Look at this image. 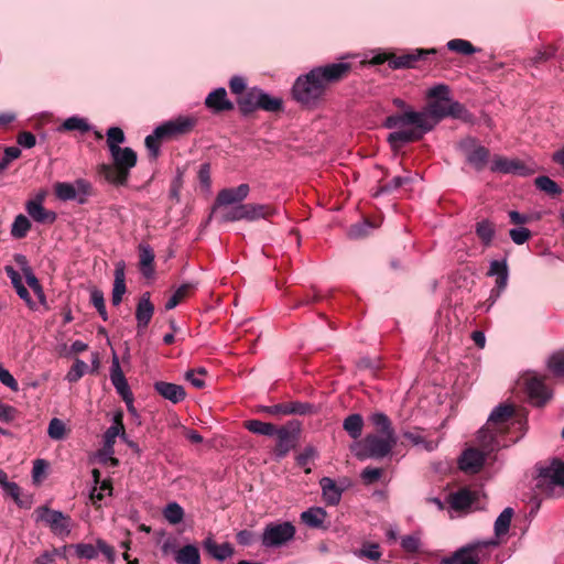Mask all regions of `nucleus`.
Returning a JSON list of instances; mask_svg holds the SVG:
<instances>
[{"instance_id": "obj_1", "label": "nucleus", "mask_w": 564, "mask_h": 564, "mask_svg": "<svg viewBox=\"0 0 564 564\" xmlns=\"http://www.w3.org/2000/svg\"><path fill=\"white\" fill-rule=\"evenodd\" d=\"M449 100H430L423 111L405 109L401 113L386 118L383 127L387 129H400L391 132L387 141L393 151H399L404 144L416 142L432 131L436 124L447 117Z\"/></svg>"}, {"instance_id": "obj_2", "label": "nucleus", "mask_w": 564, "mask_h": 564, "mask_svg": "<svg viewBox=\"0 0 564 564\" xmlns=\"http://www.w3.org/2000/svg\"><path fill=\"white\" fill-rule=\"evenodd\" d=\"M111 164L102 163L98 166V174L109 184L115 186H124L128 183L130 171L137 165L138 155L131 148L111 147Z\"/></svg>"}, {"instance_id": "obj_3", "label": "nucleus", "mask_w": 564, "mask_h": 564, "mask_svg": "<svg viewBox=\"0 0 564 564\" xmlns=\"http://www.w3.org/2000/svg\"><path fill=\"white\" fill-rule=\"evenodd\" d=\"M535 487L546 497L561 496L564 491V463L554 459L547 467L542 468Z\"/></svg>"}, {"instance_id": "obj_4", "label": "nucleus", "mask_w": 564, "mask_h": 564, "mask_svg": "<svg viewBox=\"0 0 564 564\" xmlns=\"http://www.w3.org/2000/svg\"><path fill=\"white\" fill-rule=\"evenodd\" d=\"M321 82L316 77H312V70L297 77L293 87V98L303 106H315L325 95Z\"/></svg>"}, {"instance_id": "obj_5", "label": "nucleus", "mask_w": 564, "mask_h": 564, "mask_svg": "<svg viewBox=\"0 0 564 564\" xmlns=\"http://www.w3.org/2000/svg\"><path fill=\"white\" fill-rule=\"evenodd\" d=\"M397 437H386L378 434H368L360 442V451L356 454L359 459H380L388 456L397 445Z\"/></svg>"}, {"instance_id": "obj_6", "label": "nucleus", "mask_w": 564, "mask_h": 564, "mask_svg": "<svg viewBox=\"0 0 564 564\" xmlns=\"http://www.w3.org/2000/svg\"><path fill=\"white\" fill-rule=\"evenodd\" d=\"M301 422L297 420H291L284 425L276 427V444L273 448V453L278 459L284 458L290 451L294 449L297 445L301 434Z\"/></svg>"}, {"instance_id": "obj_7", "label": "nucleus", "mask_w": 564, "mask_h": 564, "mask_svg": "<svg viewBox=\"0 0 564 564\" xmlns=\"http://www.w3.org/2000/svg\"><path fill=\"white\" fill-rule=\"evenodd\" d=\"M296 529L289 522H270L268 523L261 536V543L267 549H275L285 545L295 536Z\"/></svg>"}, {"instance_id": "obj_8", "label": "nucleus", "mask_w": 564, "mask_h": 564, "mask_svg": "<svg viewBox=\"0 0 564 564\" xmlns=\"http://www.w3.org/2000/svg\"><path fill=\"white\" fill-rule=\"evenodd\" d=\"M312 77H316L323 89L326 91L328 86L337 84L347 78L351 72L350 63H332L324 66H317L311 69Z\"/></svg>"}, {"instance_id": "obj_9", "label": "nucleus", "mask_w": 564, "mask_h": 564, "mask_svg": "<svg viewBox=\"0 0 564 564\" xmlns=\"http://www.w3.org/2000/svg\"><path fill=\"white\" fill-rule=\"evenodd\" d=\"M459 150L466 158V161L478 172L482 171L490 158V151L480 145L476 138L466 137L458 143Z\"/></svg>"}, {"instance_id": "obj_10", "label": "nucleus", "mask_w": 564, "mask_h": 564, "mask_svg": "<svg viewBox=\"0 0 564 564\" xmlns=\"http://www.w3.org/2000/svg\"><path fill=\"white\" fill-rule=\"evenodd\" d=\"M34 514L36 521L45 522L55 535L67 536L70 533V519L63 512L42 506L35 509Z\"/></svg>"}, {"instance_id": "obj_11", "label": "nucleus", "mask_w": 564, "mask_h": 564, "mask_svg": "<svg viewBox=\"0 0 564 564\" xmlns=\"http://www.w3.org/2000/svg\"><path fill=\"white\" fill-rule=\"evenodd\" d=\"M197 119L194 117L180 116L173 120L164 122L160 127V132H163L166 140L177 139L182 135L188 134L195 128Z\"/></svg>"}, {"instance_id": "obj_12", "label": "nucleus", "mask_w": 564, "mask_h": 564, "mask_svg": "<svg viewBox=\"0 0 564 564\" xmlns=\"http://www.w3.org/2000/svg\"><path fill=\"white\" fill-rule=\"evenodd\" d=\"M110 380L126 404L130 405L133 402V394L120 367L119 358L116 355L112 357Z\"/></svg>"}, {"instance_id": "obj_13", "label": "nucleus", "mask_w": 564, "mask_h": 564, "mask_svg": "<svg viewBox=\"0 0 564 564\" xmlns=\"http://www.w3.org/2000/svg\"><path fill=\"white\" fill-rule=\"evenodd\" d=\"M489 276L496 275V285L491 290V294L489 300L492 301V303L500 296V294L506 290L508 285V278H509V269L507 264V260H494L490 262V268L487 273Z\"/></svg>"}, {"instance_id": "obj_14", "label": "nucleus", "mask_w": 564, "mask_h": 564, "mask_svg": "<svg viewBox=\"0 0 564 564\" xmlns=\"http://www.w3.org/2000/svg\"><path fill=\"white\" fill-rule=\"evenodd\" d=\"M250 187L248 184H240L237 187L223 188L218 192L214 207H227L241 204L248 196Z\"/></svg>"}, {"instance_id": "obj_15", "label": "nucleus", "mask_w": 564, "mask_h": 564, "mask_svg": "<svg viewBox=\"0 0 564 564\" xmlns=\"http://www.w3.org/2000/svg\"><path fill=\"white\" fill-rule=\"evenodd\" d=\"M436 54L435 48H416L401 55L392 54L390 59V67L392 69L411 68L416 65L419 61L425 59L427 55Z\"/></svg>"}, {"instance_id": "obj_16", "label": "nucleus", "mask_w": 564, "mask_h": 564, "mask_svg": "<svg viewBox=\"0 0 564 564\" xmlns=\"http://www.w3.org/2000/svg\"><path fill=\"white\" fill-rule=\"evenodd\" d=\"M527 392L531 402L536 406H543L551 399L552 392L545 386L544 379L533 376L527 379Z\"/></svg>"}, {"instance_id": "obj_17", "label": "nucleus", "mask_w": 564, "mask_h": 564, "mask_svg": "<svg viewBox=\"0 0 564 564\" xmlns=\"http://www.w3.org/2000/svg\"><path fill=\"white\" fill-rule=\"evenodd\" d=\"M488 457L479 446L467 448L459 459V467L464 471L477 473Z\"/></svg>"}, {"instance_id": "obj_18", "label": "nucleus", "mask_w": 564, "mask_h": 564, "mask_svg": "<svg viewBox=\"0 0 564 564\" xmlns=\"http://www.w3.org/2000/svg\"><path fill=\"white\" fill-rule=\"evenodd\" d=\"M153 314L154 305L150 301V293L145 292L140 297L135 310L138 334H141L148 327Z\"/></svg>"}, {"instance_id": "obj_19", "label": "nucleus", "mask_w": 564, "mask_h": 564, "mask_svg": "<svg viewBox=\"0 0 564 564\" xmlns=\"http://www.w3.org/2000/svg\"><path fill=\"white\" fill-rule=\"evenodd\" d=\"M513 405L500 404L492 410L486 425L497 430L499 433H506L505 425L513 416Z\"/></svg>"}, {"instance_id": "obj_20", "label": "nucleus", "mask_w": 564, "mask_h": 564, "mask_svg": "<svg viewBox=\"0 0 564 564\" xmlns=\"http://www.w3.org/2000/svg\"><path fill=\"white\" fill-rule=\"evenodd\" d=\"M205 106L214 113L230 111L235 107L234 104L227 98V91L223 87L217 88L207 95L205 99Z\"/></svg>"}, {"instance_id": "obj_21", "label": "nucleus", "mask_w": 564, "mask_h": 564, "mask_svg": "<svg viewBox=\"0 0 564 564\" xmlns=\"http://www.w3.org/2000/svg\"><path fill=\"white\" fill-rule=\"evenodd\" d=\"M498 434L500 433L497 430L487 425L478 431L477 444L488 456L498 451L501 446Z\"/></svg>"}, {"instance_id": "obj_22", "label": "nucleus", "mask_w": 564, "mask_h": 564, "mask_svg": "<svg viewBox=\"0 0 564 564\" xmlns=\"http://www.w3.org/2000/svg\"><path fill=\"white\" fill-rule=\"evenodd\" d=\"M4 271L8 278L11 280V283L20 299H22L25 302L30 310L35 311L37 308V305L32 300L28 289L24 286L20 273L17 270H14V268L11 265H7L4 268Z\"/></svg>"}, {"instance_id": "obj_23", "label": "nucleus", "mask_w": 564, "mask_h": 564, "mask_svg": "<svg viewBox=\"0 0 564 564\" xmlns=\"http://www.w3.org/2000/svg\"><path fill=\"white\" fill-rule=\"evenodd\" d=\"M26 212L33 220L41 224H53L56 220V213L46 209L41 198L29 200L26 203Z\"/></svg>"}, {"instance_id": "obj_24", "label": "nucleus", "mask_w": 564, "mask_h": 564, "mask_svg": "<svg viewBox=\"0 0 564 564\" xmlns=\"http://www.w3.org/2000/svg\"><path fill=\"white\" fill-rule=\"evenodd\" d=\"M245 220L256 221L259 219H270L276 214L275 207L269 204H243Z\"/></svg>"}, {"instance_id": "obj_25", "label": "nucleus", "mask_w": 564, "mask_h": 564, "mask_svg": "<svg viewBox=\"0 0 564 564\" xmlns=\"http://www.w3.org/2000/svg\"><path fill=\"white\" fill-rule=\"evenodd\" d=\"M154 390L164 399L170 400L173 403H178L186 397V392L182 386L171 382L156 381L154 383Z\"/></svg>"}, {"instance_id": "obj_26", "label": "nucleus", "mask_w": 564, "mask_h": 564, "mask_svg": "<svg viewBox=\"0 0 564 564\" xmlns=\"http://www.w3.org/2000/svg\"><path fill=\"white\" fill-rule=\"evenodd\" d=\"M117 436H120L122 440H126L123 413L121 411H118L113 415L112 425L104 434L105 447L107 449H112Z\"/></svg>"}, {"instance_id": "obj_27", "label": "nucleus", "mask_w": 564, "mask_h": 564, "mask_svg": "<svg viewBox=\"0 0 564 564\" xmlns=\"http://www.w3.org/2000/svg\"><path fill=\"white\" fill-rule=\"evenodd\" d=\"M323 490V498L328 506H336L341 499L343 489H340L336 481L329 477H323L319 480Z\"/></svg>"}, {"instance_id": "obj_28", "label": "nucleus", "mask_w": 564, "mask_h": 564, "mask_svg": "<svg viewBox=\"0 0 564 564\" xmlns=\"http://www.w3.org/2000/svg\"><path fill=\"white\" fill-rule=\"evenodd\" d=\"M259 88H251L238 97L237 105L242 116L249 117L258 109Z\"/></svg>"}, {"instance_id": "obj_29", "label": "nucleus", "mask_w": 564, "mask_h": 564, "mask_svg": "<svg viewBox=\"0 0 564 564\" xmlns=\"http://www.w3.org/2000/svg\"><path fill=\"white\" fill-rule=\"evenodd\" d=\"M203 546L210 556L218 561H225L234 554V547L230 543L218 544L213 538H207Z\"/></svg>"}, {"instance_id": "obj_30", "label": "nucleus", "mask_w": 564, "mask_h": 564, "mask_svg": "<svg viewBox=\"0 0 564 564\" xmlns=\"http://www.w3.org/2000/svg\"><path fill=\"white\" fill-rule=\"evenodd\" d=\"M127 291L126 278H124V263L118 262L115 269V281L112 289L111 302L115 306L119 305L122 301V296Z\"/></svg>"}, {"instance_id": "obj_31", "label": "nucleus", "mask_w": 564, "mask_h": 564, "mask_svg": "<svg viewBox=\"0 0 564 564\" xmlns=\"http://www.w3.org/2000/svg\"><path fill=\"white\" fill-rule=\"evenodd\" d=\"M138 249L140 270L145 278H150L154 273V252L152 248L145 243H140Z\"/></svg>"}, {"instance_id": "obj_32", "label": "nucleus", "mask_w": 564, "mask_h": 564, "mask_svg": "<svg viewBox=\"0 0 564 564\" xmlns=\"http://www.w3.org/2000/svg\"><path fill=\"white\" fill-rule=\"evenodd\" d=\"M369 421L375 426L378 435L380 434V436L397 437L392 427V422L384 413L375 412L369 416Z\"/></svg>"}, {"instance_id": "obj_33", "label": "nucleus", "mask_w": 564, "mask_h": 564, "mask_svg": "<svg viewBox=\"0 0 564 564\" xmlns=\"http://www.w3.org/2000/svg\"><path fill=\"white\" fill-rule=\"evenodd\" d=\"M476 499L475 492L468 488H462L449 496V503L455 510H464L469 508Z\"/></svg>"}, {"instance_id": "obj_34", "label": "nucleus", "mask_w": 564, "mask_h": 564, "mask_svg": "<svg viewBox=\"0 0 564 564\" xmlns=\"http://www.w3.org/2000/svg\"><path fill=\"white\" fill-rule=\"evenodd\" d=\"M327 512L321 507H312L301 513V520L307 527L313 529L323 528Z\"/></svg>"}, {"instance_id": "obj_35", "label": "nucleus", "mask_w": 564, "mask_h": 564, "mask_svg": "<svg viewBox=\"0 0 564 564\" xmlns=\"http://www.w3.org/2000/svg\"><path fill=\"white\" fill-rule=\"evenodd\" d=\"M475 232L481 243L485 247H489L495 238L496 228L494 223L489 221L488 219H482L476 223Z\"/></svg>"}, {"instance_id": "obj_36", "label": "nucleus", "mask_w": 564, "mask_h": 564, "mask_svg": "<svg viewBox=\"0 0 564 564\" xmlns=\"http://www.w3.org/2000/svg\"><path fill=\"white\" fill-rule=\"evenodd\" d=\"M258 109H262L269 112H279L283 109V100L278 97H272L259 89L258 94Z\"/></svg>"}, {"instance_id": "obj_37", "label": "nucleus", "mask_w": 564, "mask_h": 564, "mask_svg": "<svg viewBox=\"0 0 564 564\" xmlns=\"http://www.w3.org/2000/svg\"><path fill=\"white\" fill-rule=\"evenodd\" d=\"M243 426L249 432L258 435L273 436L276 433V426L273 423L260 420H247L243 422Z\"/></svg>"}, {"instance_id": "obj_38", "label": "nucleus", "mask_w": 564, "mask_h": 564, "mask_svg": "<svg viewBox=\"0 0 564 564\" xmlns=\"http://www.w3.org/2000/svg\"><path fill=\"white\" fill-rule=\"evenodd\" d=\"M343 427L351 438L357 440L362 434L364 419L358 413L350 414L344 420Z\"/></svg>"}, {"instance_id": "obj_39", "label": "nucleus", "mask_w": 564, "mask_h": 564, "mask_svg": "<svg viewBox=\"0 0 564 564\" xmlns=\"http://www.w3.org/2000/svg\"><path fill=\"white\" fill-rule=\"evenodd\" d=\"M175 561L178 564H200L199 551L195 545L187 544L178 550Z\"/></svg>"}, {"instance_id": "obj_40", "label": "nucleus", "mask_w": 564, "mask_h": 564, "mask_svg": "<svg viewBox=\"0 0 564 564\" xmlns=\"http://www.w3.org/2000/svg\"><path fill=\"white\" fill-rule=\"evenodd\" d=\"M285 415H313L317 413L314 404L301 401L285 402Z\"/></svg>"}, {"instance_id": "obj_41", "label": "nucleus", "mask_w": 564, "mask_h": 564, "mask_svg": "<svg viewBox=\"0 0 564 564\" xmlns=\"http://www.w3.org/2000/svg\"><path fill=\"white\" fill-rule=\"evenodd\" d=\"M547 369L554 378L564 379V349L557 350L549 357Z\"/></svg>"}, {"instance_id": "obj_42", "label": "nucleus", "mask_w": 564, "mask_h": 564, "mask_svg": "<svg viewBox=\"0 0 564 564\" xmlns=\"http://www.w3.org/2000/svg\"><path fill=\"white\" fill-rule=\"evenodd\" d=\"M160 127H156L154 131L145 137L144 144L152 159H156L160 154V147L163 140H166L163 132H160Z\"/></svg>"}, {"instance_id": "obj_43", "label": "nucleus", "mask_w": 564, "mask_h": 564, "mask_svg": "<svg viewBox=\"0 0 564 564\" xmlns=\"http://www.w3.org/2000/svg\"><path fill=\"white\" fill-rule=\"evenodd\" d=\"M513 509L508 507L498 516L495 521V534L500 538L508 533L513 517Z\"/></svg>"}, {"instance_id": "obj_44", "label": "nucleus", "mask_w": 564, "mask_h": 564, "mask_svg": "<svg viewBox=\"0 0 564 564\" xmlns=\"http://www.w3.org/2000/svg\"><path fill=\"white\" fill-rule=\"evenodd\" d=\"M89 130L90 126L87 120L77 116L67 118L58 128V131H78L83 134Z\"/></svg>"}, {"instance_id": "obj_45", "label": "nucleus", "mask_w": 564, "mask_h": 564, "mask_svg": "<svg viewBox=\"0 0 564 564\" xmlns=\"http://www.w3.org/2000/svg\"><path fill=\"white\" fill-rule=\"evenodd\" d=\"M54 194L61 200H77L78 196L76 193V187L72 183L67 182H57L54 184Z\"/></svg>"}, {"instance_id": "obj_46", "label": "nucleus", "mask_w": 564, "mask_h": 564, "mask_svg": "<svg viewBox=\"0 0 564 564\" xmlns=\"http://www.w3.org/2000/svg\"><path fill=\"white\" fill-rule=\"evenodd\" d=\"M447 48L464 56H469L479 51L471 42L463 39H454L447 42Z\"/></svg>"}, {"instance_id": "obj_47", "label": "nucleus", "mask_w": 564, "mask_h": 564, "mask_svg": "<svg viewBox=\"0 0 564 564\" xmlns=\"http://www.w3.org/2000/svg\"><path fill=\"white\" fill-rule=\"evenodd\" d=\"M534 184L538 189L549 194L552 197L558 196L562 193L560 185L545 175L538 176L534 180Z\"/></svg>"}, {"instance_id": "obj_48", "label": "nucleus", "mask_w": 564, "mask_h": 564, "mask_svg": "<svg viewBox=\"0 0 564 564\" xmlns=\"http://www.w3.org/2000/svg\"><path fill=\"white\" fill-rule=\"evenodd\" d=\"M31 229V221L23 214L18 215L11 226V236L15 239H22L26 237Z\"/></svg>"}, {"instance_id": "obj_49", "label": "nucleus", "mask_w": 564, "mask_h": 564, "mask_svg": "<svg viewBox=\"0 0 564 564\" xmlns=\"http://www.w3.org/2000/svg\"><path fill=\"white\" fill-rule=\"evenodd\" d=\"M26 284L30 286V289L34 292L36 295L39 303L43 306L45 311H50L51 307L47 303L43 286L41 285L39 279L35 276L34 273H29L28 278H25Z\"/></svg>"}, {"instance_id": "obj_50", "label": "nucleus", "mask_w": 564, "mask_h": 564, "mask_svg": "<svg viewBox=\"0 0 564 564\" xmlns=\"http://www.w3.org/2000/svg\"><path fill=\"white\" fill-rule=\"evenodd\" d=\"M522 169V163L519 161H510L506 158L497 156L491 165V171L494 172H502V173H511L517 172Z\"/></svg>"}, {"instance_id": "obj_51", "label": "nucleus", "mask_w": 564, "mask_h": 564, "mask_svg": "<svg viewBox=\"0 0 564 564\" xmlns=\"http://www.w3.org/2000/svg\"><path fill=\"white\" fill-rule=\"evenodd\" d=\"M317 457V451L314 446H306L302 453L295 457L296 465L304 469L305 474H310L312 468L308 466L312 460Z\"/></svg>"}, {"instance_id": "obj_52", "label": "nucleus", "mask_w": 564, "mask_h": 564, "mask_svg": "<svg viewBox=\"0 0 564 564\" xmlns=\"http://www.w3.org/2000/svg\"><path fill=\"white\" fill-rule=\"evenodd\" d=\"M447 117L460 119L465 122H470L473 120V115L466 109V107L459 101H454L452 99H449L447 107Z\"/></svg>"}, {"instance_id": "obj_53", "label": "nucleus", "mask_w": 564, "mask_h": 564, "mask_svg": "<svg viewBox=\"0 0 564 564\" xmlns=\"http://www.w3.org/2000/svg\"><path fill=\"white\" fill-rule=\"evenodd\" d=\"M220 208V220L224 223L245 220L243 204L219 207Z\"/></svg>"}, {"instance_id": "obj_54", "label": "nucleus", "mask_w": 564, "mask_h": 564, "mask_svg": "<svg viewBox=\"0 0 564 564\" xmlns=\"http://www.w3.org/2000/svg\"><path fill=\"white\" fill-rule=\"evenodd\" d=\"M193 289V284H182L165 303V310L169 311L175 308L185 297L188 296Z\"/></svg>"}, {"instance_id": "obj_55", "label": "nucleus", "mask_w": 564, "mask_h": 564, "mask_svg": "<svg viewBox=\"0 0 564 564\" xmlns=\"http://www.w3.org/2000/svg\"><path fill=\"white\" fill-rule=\"evenodd\" d=\"M69 547H74L78 558L94 560L98 556L97 547L90 543L70 544Z\"/></svg>"}, {"instance_id": "obj_56", "label": "nucleus", "mask_w": 564, "mask_h": 564, "mask_svg": "<svg viewBox=\"0 0 564 564\" xmlns=\"http://www.w3.org/2000/svg\"><path fill=\"white\" fill-rule=\"evenodd\" d=\"M164 518L171 523V524H177L180 523L184 518V510L183 508L176 503V502H170L164 511H163Z\"/></svg>"}, {"instance_id": "obj_57", "label": "nucleus", "mask_w": 564, "mask_h": 564, "mask_svg": "<svg viewBox=\"0 0 564 564\" xmlns=\"http://www.w3.org/2000/svg\"><path fill=\"white\" fill-rule=\"evenodd\" d=\"M412 182V177L410 176H395L389 183L380 185L379 189L376 192L375 196H379L380 194L390 193L394 189L400 188L403 185L410 184Z\"/></svg>"}, {"instance_id": "obj_58", "label": "nucleus", "mask_w": 564, "mask_h": 564, "mask_svg": "<svg viewBox=\"0 0 564 564\" xmlns=\"http://www.w3.org/2000/svg\"><path fill=\"white\" fill-rule=\"evenodd\" d=\"M477 545L470 544L458 549L463 551L457 564H479V556L477 553Z\"/></svg>"}, {"instance_id": "obj_59", "label": "nucleus", "mask_w": 564, "mask_h": 564, "mask_svg": "<svg viewBox=\"0 0 564 564\" xmlns=\"http://www.w3.org/2000/svg\"><path fill=\"white\" fill-rule=\"evenodd\" d=\"M126 140L124 133L119 127H111L107 131V147L109 152L111 151V147L119 149L120 144Z\"/></svg>"}, {"instance_id": "obj_60", "label": "nucleus", "mask_w": 564, "mask_h": 564, "mask_svg": "<svg viewBox=\"0 0 564 564\" xmlns=\"http://www.w3.org/2000/svg\"><path fill=\"white\" fill-rule=\"evenodd\" d=\"M73 184L76 187V193H77V196H78V203L79 204H86L88 196L93 195V186H91V184L88 181L84 180V178H78Z\"/></svg>"}, {"instance_id": "obj_61", "label": "nucleus", "mask_w": 564, "mask_h": 564, "mask_svg": "<svg viewBox=\"0 0 564 564\" xmlns=\"http://www.w3.org/2000/svg\"><path fill=\"white\" fill-rule=\"evenodd\" d=\"M88 366L85 361L76 359L66 375L68 382H77L86 372Z\"/></svg>"}, {"instance_id": "obj_62", "label": "nucleus", "mask_w": 564, "mask_h": 564, "mask_svg": "<svg viewBox=\"0 0 564 564\" xmlns=\"http://www.w3.org/2000/svg\"><path fill=\"white\" fill-rule=\"evenodd\" d=\"M65 424L62 420L56 417L51 420L47 429V434L51 438L56 441L63 440L65 437Z\"/></svg>"}, {"instance_id": "obj_63", "label": "nucleus", "mask_w": 564, "mask_h": 564, "mask_svg": "<svg viewBox=\"0 0 564 564\" xmlns=\"http://www.w3.org/2000/svg\"><path fill=\"white\" fill-rule=\"evenodd\" d=\"M382 475H383L382 468H375V467L368 466L361 471L360 477L365 485H373L377 481H379V479L382 477Z\"/></svg>"}, {"instance_id": "obj_64", "label": "nucleus", "mask_w": 564, "mask_h": 564, "mask_svg": "<svg viewBox=\"0 0 564 564\" xmlns=\"http://www.w3.org/2000/svg\"><path fill=\"white\" fill-rule=\"evenodd\" d=\"M371 228H373V226L369 221L358 223L350 226L348 236L354 239H359L368 236Z\"/></svg>"}]
</instances>
